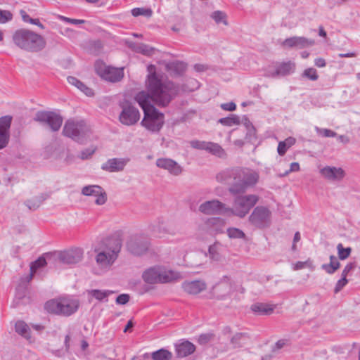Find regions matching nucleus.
I'll return each instance as SVG.
<instances>
[{
    "instance_id": "nucleus-1",
    "label": "nucleus",
    "mask_w": 360,
    "mask_h": 360,
    "mask_svg": "<svg viewBox=\"0 0 360 360\" xmlns=\"http://www.w3.org/2000/svg\"><path fill=\"white\" fill-rule=\"evenodd\" d=\"M217 181L228 185V191L232 195L245 193L249 188L258 181L259 174L249 168L236 167L219 173Z\"/></svg>"
},
{
    "instance_id": "nucleus-2",
    "label": "nucleus",
    "mask_w": 360,
    "mask_h": 360,
    "mask_svg": "<svg viewBox=\"0 0 360 360\" xmlns=\"http://www.w3.org/2000/svg\"><path fill=\"white\" fill-rule=\"evenodd\" d=\"M147 91L150 98L157 105L165 107L177 96L179 87L174 82L165 79L155 72L148 76Z\"/></svg>"
},
{
    "instance_id": "nucleus-3",
    "label": "nucleus",
    "mask_w": 360,
    "mask_h": 360,
    "mask_svg": "<svg viewBox=\"0 0 360 360\" xmlns=\"http://www.w3.org/2000/svg\"><path fill=\"white\" fill-rule=\"evenodd\" d=\"M122 245L120 236H112L102 240L95 248V260L98 266L109 270L118 257Z\"/></svg>"
},
{
    "instance_id": "nucleus-4",
    "label": "nucleus",
    "mask_w": 360,
    "mask_h": 360,
    "mask_svg": "<svg viewBox=\"0 0 360 360\" xmlns=\"http://www.w3.org/2000/svg\"><path fill=\"white\" fill-rule=\"evenodd\" d=\"M13 41L18 48L29 52L41 51L46 45L41 35L27 29L17 30L13 34Z\"/></svg>"
},
{
    "instance_id": "nucleus-5",
    "label": "nucleus",
    "mask_w": 360,
    "mask_h": 360,
    "mask_svg": "<svg viewBox=\"0 0 360 360\" xmlns=\"http://www.w3.org/2000/svg\"><path fill=\"white\" fill-rule=\"evenodd\" d=\"M233 196V207L227 206V215H233L240 219L244 218L259 200V197L254 194Z\"/></svg>"
},
{
    "instance_id": "nucleus-6",
    "label": "nucleus",
    "mask_w": 360,
    "mask_h": 360,
    "mask_svg": "<svg viewBox=\"0 0 360 360\" xmlns=\"http://www.w3.org/2000/svg\"><path fill=\"white\" fill-rule=\"evenodd\" d=\"M79 306L78 300L62 297L46 302L44 307L49 313L69 316L77 311Z\"/></svg>"
},
{
    "instance_id": "nucleus-7",
    "label": "nucleus",
    "mask_w": 360,
    "mask_h": 360,
    "mask_svg": "<svg viewBox=\"0 0 360 360\" xmlns=\"http://www.w3.org/2000/svg\"><path fill=\"white\" fill-rule=\"evenodd\" d=\"M90 129L84 120H68L65 123L63 134L72 140L84 143Z\"/></svg>"
},
{
    "instance_id": "nucleus-8",
    "label": "nucleus",
    "mask_w": 360,
    "mask_h": 360,
    "mask_svg": "<svg viewBox=\"0 0 360 360\" xmlns=\"http://www.w3.org/2000/svg\"><path fill=\"white\" fill-rule=\"evenodd\" d=\"M179 278L178 272L166 270L160 266L150 268L143 274L144 281L150 284L169 283Z\"/></svg>"
},
{
    "instance_id": "nucleus-9",
    "label": "nucleus",
    "mask_w": 360,
    "mask_h": 360,
    "mask_svg": "<svg viewBox=\"0 0 360 360\" xmlns=\"http://www.w3.org/2000/svg\"><path fill=\"white\" fill-rule=\"evenodd\" d=\"M164 114L156 108L145 110L141 125L151 132H158L162 127L165 120Z\"/></svg>"
},
{
    "instance_id": "nucleus-10",
    "label": "nucleus",
    "mask_w": 360,
    "mask_h": 360,
    "mask_svg": "<svg viewBox=\"0 0 360 360\" xmlns=\"http://www.w3.org/2000/svg\"><path fill=\"white\" fill-rule=\"evenodd\" d=\"M122 109L119 115L120 122L126 126H132L136 124L140 120V112L139 110L127 101H124L120 103Z\"/></svg>"
},
{
    "instance_id": "nucleus-11",
    "label": "nucleus",
    "mask_w": 360,
    "mask_h": 360,
    "mask_svg": "<svg viewBox=\"0 0 360 360\" xmlns=\"http://www.w3.org/2000/svg\"><path fill=\"white\" fill-rule=\"evenodd\" d=\"M96 73L103 79L110 82H117L120 81L124 77L123 68H117L108 66L101 61H97L95 64Z\"/></svg>"
},
{
    "instance_id": "nucleus-12",
    "label": "nucleus",
    "mask_w": 360,
    "mask_h": 360,
    "mask_svg": "<svg viewBox=\"0 0 360 360\" xmlns=\"http://www.w3.org/2000/svg\"><path fill=\"white\" fill-rule=\"evenodd\" d=\"M270 210L264 206L256 207L249 216V221L253 226L259 229L269 226L271 218Z\"/></svg>"
},
{
    "instance_id": "nucleus-13",
    "label": "nucleus",
    "mask_w": 360,
    "mask_h": 360,
    "mask_svg": "<svg viewBox=\"0 0 360 360\" xmlns=\"http://www.w3.org/2000/svg\"><path fill=\"white\" fill-rule=\"evenodd\" d=\"M149 247V241L143 235L131 236L127 242V248L134 255L140 256L145 254Z\"/></svg>"
},
{
    "instance_id": "nucleus-14",
    "label": "nucleus",
    "mask_w": 360,
    "mask_h": 360,
    "mask_svg": "<svg viewBox=\"0 0 360 360\" xmlns=\"http://www.w3.org/2000/svg\"><path fill=\"white\" fill-rule=\"evenodd\" d=\"M34 120L47 124L52 131H57L60 129L63 118L53 112L39 111L36 113Z\"/></svg>"
},
{
    "instance_id": "nucleus-15",
    "label": "nucleus",
    "mask_w": 360,
    "mask_h": 360,
    "mask_svg": "<svg viewBox=\"0 0 360 360\" xmlns=\"http://www.w3.org/2000/svg\"><path fill=\"white\" fill-rule=\"evenodd\" d=\"M198 209L200 212L207 215H227V205L218 200L205 201Z\"/></svg>"
},
{
    "instance_id": "nucleus-16",
    "label": "nucleus",
    "mask_w": 360,
    "mask_h": 360,
    "mask_svg": "<svg viewBox=\"0 0 360 360\" xmlns=\"http://www.w3.org/2000/svg\"><path fill=\"white\" fill-rule=\"evenodd\" d=\"M82 194L86 196L96 197L95 203L98 205H102L107 200V195L102 187L98 185L86 186L82 189Z\"/></svg>"
},
{
    "instance_id": "nucleus-17",
    "label": "nucleus",
    "mask_w": 360,
    "mask_h": 360,
    "mask_svg": "<svg viewBox=\"0 0 360 360\" xmlns=\"http://www.w3.org/2000/svg\"><path fill=\"white\" fill-rule=\"evenodd\" d=\"M314 40L311 39H308L304 37H292L285 39L283 43L282 46L284 48H295V49H304L307 47L311 46L314 44Z\"/></svg>"
},
{
    "instance_id": "nucleus-18",
    "label": "nucleus",
    "mask_w": 360,
    "mask_h": 360,
    "mask_svg": "<svg viewBox=\"0 0 360 360\" xmlns=\"http://www.w3.org/2000/svg\"><path fill=\"white\" fill-rule=\"evenodd\" d=\"M83 257V251L80 248H75L59 253L60 262L66 264H75L79 262Z\"/></svg>"
},
{
    "instance_id": "nucleus-19",
    "label": "nucleus",
    "mask_w": 360,
    "mask_h": 360,
    "mask_svg": "<svg viewBox=\"0 0 360 360\" xmlns=\"http://www.w3.org/2000/svg\"><path fill=\"white\" fill-rule=\"evenodd\" d=\"M231 288L232 285L230 278L224 276L223 279L212 287L211 293L217 299H223L231 292Z\"/></svg>"
},
{
    "instance_id": "nucleus-20",
    "label": "nucleus",
    "mask_w": 360,
    "mask_h": 360,
    "mask_svg": "<svg viewBox=\"0 0 360 360\" xmlns=\"http://www.w3.org/2000/svg\"><path fill=\"white\" fill-rule=\"evenodd\" d=\"M12 117L6 115L0 118V150L6 148L10 139V127Z\"/></svg>"
},
{
    "instance_id": "nucleus-21",
    "label": "nucleus",
    "mask_w": 360,
    "mask_h": 360,
    "mask_svg": "<svg viewBox=\"0 0 360 360\" xmlns=\"http://www.w3.org/2000/svg\"><path fill=\"white\" fill-rule=\"evenodd\" d=\"M129 160L128 158H111L101 165V169L108 172H120L124 170Z\"/></svg>"
},
{
    "instance_id": "nucleus-22",
    "label": "nucleus",
    "mask_w": 360,
    "mask_h": 360,
    "mask_svg": "<svg viewBox=\"0 0 360 360\" xmlns=\"http://www.w3.org/2000/svg\"><path fill=\"white\" fill-rule=\"evenodd\" d=\"M156 165L159 168L168 171L174 176H179L182 173L183 168L176 161L170 158H158L156 160Z\"/></svg>"
},
{
    "instance_id": "nucleus-23",
    "label": "nucleus",
    "mask_w": 360,
    "mask_h": 360,
    "mask_svg": "<svg viewBox=\"0 0 360 360\" xmlns=\"http://www.w3.org/2000/svg\"><path fill=\"white\" fill-rule=\"evenodd\" d=\"M321 174L329 181H340L345 175V171L340 167L326 166L320 170Z\"/></svg>"
},
{
    "instance_id": "nucleus-24",
    "label": "nucleus",
    "mask_w": 360,
    "mask_h": 360,
    "mask_svg": "<svg viewBox=\"0 0 360 360\" xmlns=\"http://www.w3.org/2000/svg\"><path fill=\"white\" fill-rule=\"evenodd\" d=\"M207 284L201 280H195L192 281H185L182 283L184 290L190 295H197L205 290Z\"/></svg>"
},
{
    "instance_id": "nucleus-25",
    "label": "nucleus",
    "mask_w": 360,
    "mask_h": 360,
    "mask_svg": "<svg viewBox=\"0 0 360 360\" xmlns=\"http://www.w3.org/2000/svg\"><path fill=\"white\" fill-rule=\"evenodd\" d=\"M150 231L154 236L161 238L166 234H174L170 228L162 219L158 220L150 226Z\"/></svg>"
},
{
    "instance_id": "nucleus-26",
    "label": "nucleus",
    "mask_w": 360,
    "mask_h": 360,
    "mask_svg": "<svg viewBox=\"0 0 360 360\" xmlns=\"http://www.w3.org/2000/svg\"><path fill=\"white\" fill-rule=\"evenodd\" d=\"M195 350V346L188 340H184L175 345V351L177 357L183 358L193 354Z\"/></svg>"
},
{
    "instance_id": "nucleus-27",
    "label": "nucleus",
    "mask_w": 360,
    "mask_h": 360,
    "mask_svg": "<svg viewBox=\"0 0 360 360\" xmlns=\"http://www.w3.org/2000/svg\"><path fill=\"white\" fill-rule=\"evenodd\" d=\"M279 77H285L295 72L296 65L291 60L276 63L275 65Z\"/></svg>"
},
{
    "instance_id": "nucleus-28",
    "label": "nucleus",
    "mask_w": 360,
    "mask_h": 360,
    "mask_svg": "<svg viewBox=\"0 0 360 360\" xmlns=\"http://www.w3.org/2000/svg\"><path fill=\"white\" fill-rule=\"evenodd\" d=\"M136 101L142 108L143 112L145 110H150V108H155L153 105L150 104V94L146 91H141L138 93L135 97Z\"/></svg>"
},
{
    "instance_id": "nucleus-29",
    "label": "nucleus",
    "mask_w": 360,
    "mask_h": 360,
    "mask_svg": "<svg viewBox=\"0 0 360 360\" xmlns=\"http://www.w3.org/2000/svg\"><path fill=\"white\" fill-rule=\"evenodd\" d=\"M166 69L172 75H181L186 70V64L182 61L176 60L168 63L166 65Z\"/></svg>"
},
{
    "instance_id": "nucleus-30",
    "label": "nucleus",
    "mask_w": 360,
    "mask_h": 360,
    "mask_svg": "<svg viewBox=\"0 0 360 360\" xmlns=\"http://www.w3.org/2000/svg\"><path fill=\"white\" fill-rule=\"evenodd\" d=\"M251 310L257 315H269L273 313L274 307L265 303H255L251 305Z\"/></svg>"
},
{
    "instance_id": "nucleus-31",
    "label": "nucleus",
    "mask_w": 360,
    "mask_h": 360,
    "mask_svg": "<svg viewBox=\"0 0 360 360\" xmlns=\"http://www.w3.org/2000/svg\"><path fill=\"white\" fill-rule=\"evenodd\" d=\"M69 84L76 86L78 89H79L82 92H83L87 96H92L94 95L93 90L86 86L84 83L79 81L77 78L75 77L70 76L67 78Z\"/></svg>"
},
{
    "instance_id": "nucleus-32",
    "label": "nucleus",
    "mask_w": 360,
    "mask_h": 360,
    "mask_svg": "<svg viewBox=\"0 0 360 360\" xmlns=\"http://www.w3.org/2000/svg\"><path fill=\"white\" fill-rule=\"evenodd\" d=\"M250 337L246 333H237L231 338L233 347L239 348L247 344Z\"/></svg>"
},
{
    "instance_id": "nucleus-33",
    "label": "nucleus",
    "mask_w": 360,
    "mask_h": 360,
    "mask_svg": "<svg viewBox=\"0 0 360 360\" xmlns=\"http://www.w3.org/2000/svg\"><path fill=\"white\" fill-rule=\"evenodd\" d=\"M296 143L294 137L290 136L283 141H280L278 145L277 151L279 155L283 156L287 150Z\"/></svg>"
},
{
    "instance_id": "nucleus-34",
    "label": "nucleus",
    "mask_w": 360,
    "mask_h": 360,
    "mask_svg": "<svg viewBox=\"0 0 360 360\" xmlns=\"http://www.w3.org/2000/svg\"><path fill=\"white\" fill-rule=\"evenodd\" d=\"M340 266V263L338 261L334 255L330 256V263L324 264L321 266L323 269L328 274H334Z\"/></svg>"
},
{
    "instance_id": "nucleus-35",
    "label": "nucleus",
    "mask_w": 360,
    "mask_h": 360,
    "mask_svg": "<svg viewBox=\"0 0 360 360\" xmlns=\"http://www.w3.org/2000/svg\"><path fill=\"white\" fill-rule=\"evenodd\" d=\"M15 328L17 333L27 340L30 339V328L25 322L23 321H17L15 325Z\"/></svg>"
},
{
    "instance_id": "nucleus-36",
    "label": "nucleus",
    "mask_w": 360,
    "mask_h": 360,
    "mask_svg": "<svg viewBox=\"0 0 360 360\" xmlns=\"http://www.w3.org/2000/svg\"><path fill=\"white\" fill-rule=\"evenodd\" d=\"M87 293L89 295L94 297L98 301H108V297L113 293V291L111 290H87Z\"/></svg>"
},
{
    "instance_id": "nucleus-37",
    "label": "nucleus",
    "mask_w": 360,
    "mask_h": 360,
    "mask_svg": "<svg viewBox=\"0 0 360 360\" xmlns=\"http://www.w3.org/2000/svg\"><path fill=\"white\" fill-rule=\"evenodd\" d=\"M221 245L219 243H214L210 245L208 249L209 257L214 261H220L221 259Z\"/></svg>"
},
{
    "instance_id": "nucleus-38",
    "label": "nucleus",
    "mask_w": 360,
    "mask_h": 360,
    "mask_svg": "<svg viewBox=\"0 0 360 360\" xmlns=\"http://www.w3.org/2000/svg\"><path fill=\"white\" fill-rule=\"evenodd\" d=\"M205 150L219 158H223L226 155L224 150L221 147V146L213 142L207 143Z\"/></svg>"
},
{
    "instance_id": "nucleus-39",
    "label": "nucleus",
    "mask_w": 360,
    "mask_h": 360,
    "mask_svg": "<svg viewBox=\"0 0 360 360\" xmlns=\"http://www.w3.org/2000/svg\"><path fill=\"white\" fill-rule=\"evenodd\" d=\"M153 360H172V354L165 349H160L151 353Z\"/></svg>"
},
{
    "instance_id": "nucleus-40",
    "label": "nucleus",
    "mask_w": 360,
    "mask_h": 360,
    "mask_svg": "<svg viewBox=\"0 0 360 360\" xmlns=\"http://www.w3.org/2000/svg\"><path fill=\"white\" fill-rule=\"evenodd\" d=\"M46 265V262L44 257H40L36 261L32 262L30 265V274L28 277V281H30L32 278L34 274L38 269L44 267Z\"/></svg>"
},
{
    "instance_id": "nucleus-41",
    "label": "nucleus",
    "mask_w": 360,
    "mask_h": 360,
    "mask_svg": "<svg viewBox=\"0 0 360 360\" xmlns=\"http://www.w3.org/2000/svg\"><path fill=\"white\" fill-rule=\"evenodd\" d=\"M219 122L224 126L232 127L239 124L240 119L236 115H231L229 117L219 119Z\"/></svg>"
},
{
    "instance_id": "nucleus-42",
    "label": "nucleus",
    "mask_w": 360,
    "mask_h": 360,
    "mask_svg": "<svg viewBox=\"0 0 360 360\" xmlns=\"http://www.w3.org/2000/svg\"><path fill=\"white\" fill-rule=\"evenodd\" d=\"M44 200L45 198L41 195L39 197L34 198L32 199L27 200L25 202V204L30 210H35L40 206Z\"/></svg>"
},
{
    "instance_id": "nucleus-43",
    "label": "nucleus",
    "mask_w": 360,
    "mask_h": 360,
    "mask_svg": "<svg viewBox=\"0 0 360 360\" xmlns=\"http://www.w3.org/2000/svg\"><path fill=\"white\" fill-rule=\"evenodd\" d=\"M227 235L230 238L233 239H240V238H245V234L244 232L238 229V228H233L231 227L227 229Z\"/></svg>"
},
{
    "instance_id": "nucleus-44",
    "label": "nucleus",
    "mask_w": 360,
    "mask_h": 360,
    "mask_svg": "<svg viewBox=\"0 0 360 360\" xmlns=\"http://www.w3.org/2000/svg\"><path fill=\"white\" fill-rule=\"evenodd\" d=\"M337 250H338V257L341 260H345L347 258H348L352 252L351 248L349 247V248H345L342 243L338 244Z\"/></svg>"
},
{
    "instance_id": "nucleus-45",
    "label": "nucleus",
    "mask_w": 360,
    "mask_h": 360,
    "mask_svg": "<svg viewBox=\"0 0 360 360\" xmlns=\"http://www.w3.org/2000/svg\"><path fill=\"white\" fill-rule=\"evenodd\" d=\"M211 18L215 21L216 23H223L224 25H228V22L226 20V14L220 11H216L211 14Z\"/></svg>"
},
{
    "instance_id": "nucleus-46",
    "label": "nucleus",
    "mask_w": 360,
    "mask_h": 360,
    "mask_svg": "<svg viewBox=\"0 0 360 360\" xmlns=\"http://www.w3.org/2000/svg\"><path fill=\"white\" fill-rule=\"evenodd\" d=\"M135 51L146 56H151L154 53L155 49L146 44H141L136 47Z\"/></svg>"
},
{
    "instance_id": "nucleus-47",
    "label": "nucleus",
    "mask_w": 360,
    "mask_h": 360,
    "mask_svg": "<svg viewBox=\"0 0 360 360\" xmlns=\"http://www.w3.org/2000/svg\"><path fill=\"white\" fill-rule=\"evenodd\" d=\"M152 10L150 8H135L131 10V15L134 17H138L139 15L150 17L152 15Z\"/></svg>"
},
{
    "instance_id": "nucleus-48",
    "label": "nucleus",
    "mask_w": 360,
    "mask_h": 360,
    "mask_svg": "<svg viewBox=\"0 0 360 360\" xmlns=\"http://www.w3.org/2000/svg\"><path fill=\"white\" fill-rule=\"evenodd\" d=\"M304 77H307L311 81H316L319 78L316 70L312 68L304 70L302 73Z\"/></svg>"
},
{
    "instance_id": "nucleus-49",
    "label": "nucleus",
    "mask_w": 360,
    "mask_h": 360,
    "mask_svg": "<svg viewBox=\"0 0 360 360\" xmlns=\"http://www.w3.org/2000/svg\"><path fill=\"white\" fill-rule=\"evenodd\" d=\"M315 130L318 134L321 135L323 137H335L337 136L336 132L328 129H322L316 127Z\"/></svg>"
},
{
    "instance_id": "nucleus-50",
    "label": "nucleus",
    "mask_w": 360,
    "mask_h": 360,
    "mask_svg": "<svg viewBox=\"0 0 360 360\" xmlns=\"http://www.w3.org/2000/svg\"><path fill=\"white\" fill-rule=\"evenodd\" d=\"M207 141H202L198 140H192L189 142L190 146L195 149L199 150H205L206 149V146H207Z\"/></svg>"
},
{
    "instance_id": "nucleus-51",
    "label": "nucleus",
    "mask_w": 360,
    "mask_h": 360,
    "mask_svg": "<svg viewBox=\"0 0 360 360\" xmlns=\"http://www.w3.org/2000/svg\"><path fill=\"white\" fill-rule=\"evenodd\" d=\"M12 18L13 15L10 11L0 9V23H6L11 20Z\"/></svg>"
},
{
    "instance_id": "nucleus-52",
    "label": "nucleus",
    "mask_w": 360,
    "mask_h": 360,
    "mask_svg": "<svg viewBox=\"0 0 360 360\" xmlns=\"http://www.w3.org/2000/svg\"><path fill=\"white\" fill-rule=\"evenodd\" d=\"M214 336V335L213 333L201 334L198 337V341L199 344H200V345H206L207 343H208L209 342H210L211 340H213Z\"/></svg>"
},
{
    "instance_id": "nucleus-53",
    "label": "nucleus",
    "mask_w": 360,
    "mask_h": 360,
    "mask_svg": "<svg viewBox=\"0 0 360 360\" xmlns=\"http://www.w3.org/2000/svg\"><path fill=\"white\" fill-rule=\"evenodd\" d=\"M264 76L265 77L268 78H277L279 77L278 74L277 73L276 68L275 67V69H273L271 67L267 68L264 70Z\"/></svg>"
},
{
    "instance_id": "nucleus-54",
    "label": "nucleus",
    "mask_w": 360,
    "mask_h": 360,
    "mask_svg": "<svg viewBox=\"0 0 360 360\" xmlns=\"http://www.w3.org/2000/svg\"><path fill=\"white\" fill-rule=\"evenodd\" d=\"M95 150L96 148H86L81 152L79 158L82 160L89 159L94 153Z\"/></svg>"
},
{
    "instance_id": "nucleus-55",
    "label": "nucleus",
    "mask_w": 360,
    "mask_h": 360,
    "mask_svg": "<svg viewBox=\"0 0 360 360\" xmlns=\"http://www.w3.org/2000/svg\"><path fill=\"white\" fill-rule=\"evenodd\" d=\"M348 283V281L346 278L342 277L339 281H338L335 289L334 292H339Z\"/></svg>"
},
{
    "instance_id": "nucleus-56",
    "label": "nucleus",
    "mask_w": 360,
    "mask_h": 360,
    "mask_svg": "<svg viewBox=\"0 0 360 360\" xmlns=\"http://www.w3.org/2000/svg\"><path fill=\"white\" fill-rule=\"evenodd\" d=\"M243 123L245 126L248 133L251 136L255 134V129L253 127L252 124L250 122V121L247 118L245 117L243 119Z\"/></svg>"
},
{
    "instance_id": "nucleus-57",
    "label": "nucleus",
    "mask_w": 360,
    "mask_h": 360,
    "mask_svg": "<svg viewBox=\"0 0 360 360\" xmlns=\"http://www.w3.org/2000/svg\"><path fill=\"white\" fill-rule=\"evenodd\" d=\"M356 263L355 262H349L348 263L344 268V269L342 270V274H341V276L342 277H344V278H347V276L348 275V274L352 271L353 269H355L356 267Z\"/></svg>"
},
{
    "instance_id": "nucleus-58",
    "label": "nucleus",
    "mask_w": 360,
    "mask_h": 360,
    "mask_svg": "<svg viewBox=\"0 0 360 360\" xmlns=\"http://www.w3.org/2000/svg\"><path fill=\"white\" fill-rule=\"evenodd\" d=\"M130 297L128 294H121L116 298L117 304H126L129 301Z\"/></svg>"
},
{
    "instance_id": "nucleus-59",
    "label": "nucleus",
    "mask_w": 360,
    "mask_h": 360,
    "mask_svg": "<svg viewBox=\"0 0 360 360\" xmlns=\"http://www.w3.org/2000/svg\"><path fill=\"white\" fill-rule=\"evenodd\" d=\"M300 169V165L298 162H292L290 164V167L289 170H287L283 174H280V176H285L293 172H298Z\"/></svg>"
},
{
    "instance_id": "nucleus-60",
    "label": "nucleus",
    "mask_w": 360,
    "mask_h": 360,
    "mask_svg": "<svg viewBox=\"0 0 360 360\" xmlns=\"http://www.w3.org/2000/svg\"><path fill=\"white\" fill-rule=\"evenodd\" d=\"M59 18L61 19L62 20L65 21V22H69V23H71V24H74V25H79V24H83L84 23V20H79V19H72V18H67V17H65V16H59Z\"/></svg>"
},
{
    "instance_id": "nucleus-61",
    "label": "nucleus",
    "mask_w": 360,
    "mask_h": 360,
    "mask_svg": "<svg viewBox=\"0 0 360 360\" xmlns=\"http://www.w3.org/2000/svg\"><path fill=\"white\" fill-rule=\"evenodd\" d=\"M221 108L226 111H233L236 108V105L233 102H229L221 104Z\"/></svg>"
},
{
    "instance_id": "nucleus-62",
    "label": "nucleus",
    "mask_w": 360,
    "mask_h": 360,
    "mask_svg": "<svg viewBox=\"0 0 360 360\" xmlns=\"http://www.w3.org/2000/svg\"><path fill=\"white\" fill-rule=\"evenodd\" d=\"M288 341L285 339H281V340H278L275 343V345L272 349L273 352H275L276 350L282 349L285 345H286L288 344Z\"/></svg>"
},
{
    "instance_id": "nucleus-63",
    "label": "nucleus",
    "mask_w": 360,
    "mask_h": 360,
    "mask_svg": "<svg viewBox=\"0 0 360 360\" xmlns=\"http://www.w3.org/2000/svg\"><path fill=\"white\" fill-rule=\"evenodd\" d=\"M301 239V236H300V233L299 231H297L295 235H294V238H293V243H292V250L293 252L296 251L297 250V246H296V243L297 242H299Z\"/></svg>"
},
{
    "instance_id": "nucleus-64",
    "label": "nucleus",
    "mask_w": 360,
    "mask_h": 360,
    "mask_svg": "<svg viewBox=\"0 0 360 360\" xmlns=\"http://www.w3.org/2000/svg\"><path fill=\"white\" fill-rule=\"evenodd\" d=\"M20 14L24 22L30 23L31 21H32L33 18H32L25 11L21 10L20 11Z\"/></svg>"
}]
</instances>
